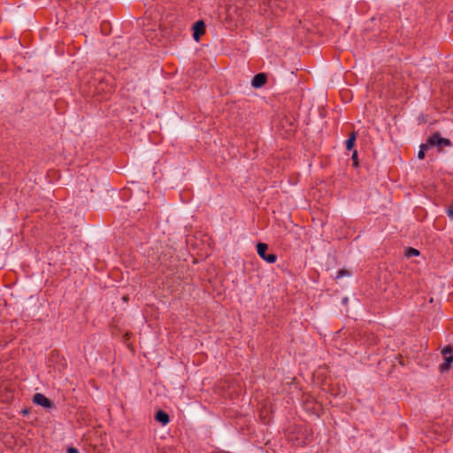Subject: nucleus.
Returning <instances> with one entry per match:
<instances>
[{
  "mask_svg": "<svg viewBox=\"0 0 453 453\" xmlns=\"http://www.w3.org/2000/svg\"><path fill=\"white\" fill-rule=\"evenodd\" d=\"M33 401L35 403L41 405L45 408H50L51 407V402L50 399H48L44 395L41 393H36L34 395Z\"/></svg>",
  "mask_w": 453,
  "mask_h": 453,
  "instance_id": "nucleus-5",
  "label": "nucleus"
},
{
  "mask_svg": "<svg viewBox=\"0 0 453 453\" xmlns=\"http://www.w3.org/2000/svg\"><path fill=\"white\" fill-rule=\"evenodd\" d=\"M356 138H357L356 132L351 133L349 137L346 141V148H347V150H350L353 149Z\"/></svg>",
  "mask_w": 453,
  "mask_h": 453,
  "instance_id": "nucleus-8",
  "label": "nucleus"
},
{
  "mask_svg": "<svg viewBox=\"0 0 453 453\" xmlns=\"http://www.w3.org/2000/svg\"><path fill=\"white\" fill-rule=\"evenodd\" d=\"M67 453H79V451H78V449L76 448L69 447L67 449Z\"/></svg>",
  "mask_w": 453,
  "mask_h": 453,
  "instance_id": "nucleus-14",
  "label": "nucleus"
},
{
  "mask_svg": "<svg viewBox=\"0 0 453 453\" xmlns=\"http://www.w3.org/2000/svg\"><path fill=\"white\" fill-rule=\"evenodd\" d=\"M444 362L440 365L441 372L448 371L453 362V349L451 347L447 346L442 350Z\"/></svg>",
  "mask_w": 453,
  "mask_h": 453,
  "instance_id": "nucleus-3",
  "label": "nucleus"
},
{
  "mask_svg": "<svg viewBox=\"0 0 453 453\" xmlns=\"http://www.w3.org/2000/svg\"><path fill=\"white\" fill-rule=\"evenodd\" d=\"M193 37L194 39L198 42L201 35L204 34L205 32V24L203 20L196 21L193 26Z\"/></svg>",
  "mask_w": 453,
  "mask_h": 453,
  "instance_id": "nucleus-4",
  "label": "nucleus"
},
{
  "mask_svg": "<svg viewBox=\"0 0 453 453\" xmlns=\"http://www.w3.org/2000/svg\"><path fill=\"white\" fill-rule=\"evenodd\" d=\"M428 148H430V145H428L427 142L420 146L419 151L418 153V159H423L425 157V151Z\"/></svg>",
  "mask_w": 453,
  "mask_h": 453,
  "instance_id": "nucleus-9",
  "label": "nucleus"
},
{
  "mask_svg": "<svg viewBox=\"0 0 453 453\" xmlns=\"http://www.w3.org/2000/svg\"><path fill=\"white\" fill-rule=\"evenodd\" d=\"M268 250V245L266 243L259 242L257 245V254L261 258L265 261L273 264L276 261L277 257L275 254H266V250Z\"/></svg>",
  "mask_w": 453,
  "mask_h": 453,
  "instance_id": "nucleus-2",
  "label": "nucleus"
},
{
  "mask_svg": "<svg viewBox=\"0 0 453 453\" xmlns=\"http://www.w3.org/2000/svg\"><path fill=\"white\" fill-rule=\"evenodd\" d=\"M266 81H267L266 74H265L263 73H257L253 77L251 85H252V87L257 88H261L262 86H264L266 83Z\"/></svg>",
  "mask_w": 453,
  "mask_h": 453,
  "instance_id": "nucleus-6",
  "label": "nucleus"
},
{
  "mask_svg": "<svg viewBox=\"0 0 453 453\" xmlns=\"http://www.w3.org/2000/svg\"><path fill=\"white\" fill-rule=\"evenodd\" d=\"M447 214L451 219H453V207H450L447 210Z\"/></svg>",
  "mask_w": 453,
  "mask_h": 453,
  "instance_id": "nucleus-13",
  "label": "nucleus"
},
{
  "mask_svg": "<svg viewBox=\"0 0 453 453\" xmlns=\"http://www.w3.org/2000/svg\"><path fill=\"white\" fill-rule=\"evenodd\" d=\"M349 273L347 270H340L337 274V279L342 278L343 276H349Z\"/></svg>",
  "mask_w": 453,
  "mask_h": 453,
  "instance_id": "nucleus-11",
  "label": "nucleus"
},
{
  "mask_svg": "<svg viewBox=\"0 0 453 453\" xmlns=\"http://www.w3.org/2000/svg\"><path fill=\"white\" fill-rule=\"evenodd\" d=\"M123 300H124L125 302H126V301H127V296H124V297H123Z\"/></svg>",
  "mask_w": 453,
  "mask_h": 453,
  "instance_id": "nucleus-15",
  "label": "nucleus"
},
{
  "mask_svg": "<svg viewBox=\"0 0 453 453\" xmlns=\"http://www.w3.org/2000/svg\"><path fill=\"white\" fill-rule=\"evenodd\" d=\"M357 150H354L353 154H352V159L354 161V165H357Z\"/></svg>",
  "mask_w": 453,
  "mask_h": 453,
  "instance_id": "nucleus-12",
  "label": "nucleus"
},
{
  "mask_svg": "<svg viewBox=\"0 0 453 453\" xmlns=\"http://www.w3.org/2000/svg\"><path fill=\"white\" fill-rule=\"evenodd\" d=\"M155 418L157 421L160 422L164 426L168 424L170 420L169 415L163 411H158L156 413Z\"/></svg>",
  "mask_w": 453,
  "mask_h": 453,
  "instance_id": "nucleus-7",
  "label": "nucleus"
},
{
  "mask_svg": "<svg viewBox=\"0 0 453 453\" xmlns=\"http://www.w3.org/2000/svg\"><path fill=\"white\" fill-rule=\"evenodd\" d=\"M418 254H419V251L413 248H409L405 251V256L408 257H412V256H418Z\"/></svg>",
  "mask_w": 453,
  "mask_h": 453,
  "instance_id": "nucleus-10",
  "label": "nucleus"
},
{
  "mask_svg": "<svg viewBox=\"0 0 453 453\" xmlns=\"http://www.w3.org/2000/svg\"><path fill=\"white\" fill-rule=\"evenodd\" d=\"M427 142L430 147H449L451 142L449 139L442 138L439 133H434L427 138Z\"/></svg>",
  "mask_w": 453,
  "mask_h": 453,
  "instance_id": "nucleus-1",
  "label": "nucleus"
}]
</instances>
